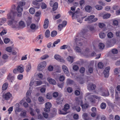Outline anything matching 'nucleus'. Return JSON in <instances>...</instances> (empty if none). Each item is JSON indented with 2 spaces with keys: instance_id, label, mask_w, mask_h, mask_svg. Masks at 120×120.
Returning a JSON list of instances; mask_svg holds the SVG:
<instances>
[{
  "instance_id": "f257e3e1",
  "label": "nucleus",
  "mask_w": 120,
  "mask_h": 120,
  "mask_svg": "<svg viewBox=\"0 0 120 120\" xmlns=\"http://www.w3.org/2000/svg\"><path fill=\"white\" fill-rule=\"evenodd\" d=\"M8 24L14 30L17 31L19 30V22L15 20L12 21H8Z\"/></svg>"
},
{
  "instance_id": "f03ea898",
  "label": "nucleus",
  "mask_w": 120,
  "mask_h": 120,
  "mask_svg": "<svg viewBox=\"0 0 120 120\" xmlns=\"http://www.w3.org/2000/svg\"><path fill=\"white\" fill-rule=\"evenodd\" d=\"M98 94L101 95L107 96L109 95V93L108 90L103 87H99L98 89Z\"/></svg>"
},
{
  "instance_id": "7ed1b4c3",
  "label": "nucleus",
  "mask_w": 120,
  "mask_h": 120,
  "mask_svg": "<svg viewBox=\"0 0 120 120\" xmlns=\"http://www.w3.org/2000/svg\"><path fill=\"white\" fill-rule=\"evenodd\" d=\"M71 11L68 12L69 15H72V17L73 19L77 17L76 15H78L79 14V12L78 11L75 12V8L74 7H71Z\"/></svg>"
},
{
  "instance_id": "20e7f679",
  "label": "nucleus",
  "mask_w": 120,
  "mask_h": 120,
  "mask_svg": "<svg viewBox=\"0 0 120 120\" xmlns=\"http://www.w3.org/2000/svg\"><path fill=\"white\" fill-rule=\"evenodd\" d=\"M94 15H91L88 16L85 19V21H88V22L91 23L96 21L98 20L97 18H94Z\"/></svg>"
},
{
  "instance_id": "39448f33",
  "label": "nucleus",
  "mask_w": 120,
  "mask_h": 120,
  "mask_svg": "<svg viewBox=\"0 0 120 120\" xmlns=\"http://www.w3.org/2000/svg\"><path fill=\"white\" fill-rule=\"evenodd\" d=\"M7 17L8 19H10L9 21H12L15 20V15L14 12L12 11H11L7 14Z\"/></svg>"
},
{
  "instance_id": "423d86ee",
  "label": "nucleus",
  "mask_w": 120,
  "mask_h": 120,
  "mask_svg": "<svg viewBox=\"0 0 120 120\" xmlns=\"http://www.w3.org/2000/svg\"><path fill=\"white\" fill-rule=\"evenodd\" d=\"M46 65V63L45 61H43L41 62L38 65V70L39 71H41L44 68Z\"/></svg>"
},
{
  "instance_id": "0eeeda50",
  "label": "nucleus",
  "mask_w": 120,
  "mask_h": 120,
  "mask_svg": "<svg viewBox=\"0 0 120 120\" xmlns=\"http://www.w3.org/2000/svg\"><path fill=\"white\" fill-rule=\"evenodd\" d=\"M51 103L49 102H47L45 104V107L44 110L45 112H48L50 111V108L52 106Z\"/></svg>"
},
{
  "instance_id": "6e6552de",
  "label": "nucleus",
  "mask_w": 120,
  "mask_h": 120,
  "mask_svg": "<svg viewBox=\"0 0 120 120\" xmlns=\"http://www.w3.org/2000/svg\"><path fill=\"white\" fill-rule=\"evenodd\" d=\"M82 37H79L78 36H76L74 40L77 45L81 46L82 45V43L80 42V41H81L82 40Z\"/></svg>"
},
{
  "instance_id": "1a4fd4ad",
  "label": "nucleus",
  "mask_w": 120,
  "mask_h": 120,
  "mask_svg": "<svg viewBox=\"0 0 120 120\" xmlns=\"http://www.w3.org/2000/svg\"><path fill=\"white\" fill-rule=\"evenodd\" d=\"M110 70V67L108 66L106 67L104 71V74L105 77H107L109 75V72Z\"/></svg>"
},
{
  "instance_id": "9d476101",
  "label": "nucleus",
  "mask_w": 120,
  "mask_h": 120,
  "mask_svg": "<svg viewBox=\"0 0 120 120\" xmlns=\"http://www.w3.org/2000/svg\"><path fill=\"white\" fill-rule=\"evenodd\" d=\"M67 24L66 21H64L63 22L62 24H59L58 26V29L60 31H61L63 28L65 27Z\"/></svg>"
},
{
  "instance_id": "9b49d317",
  "label": "nucleus",
  "mask_w": 120,
  "mask_h": 120,
  "mask_svg": "<svg viewBox=\"0 0 120 120\" xmlns=\"http://www.w3.org/2000/svg\"><path fill=\"white\" fill-rule=\"evenodd\" d=\"M62 68L64 73L68 76L69 75V72L68 68L65 65H64L62 66Z\"/></svg>"
},
{
  "instance_id": "f8f14e48",
  "label": "nucleus",
  "mask_w": 120,
  "mask_h": 120,
  "mask_svg": "<svg viewBox=\"0 0 120 120\" xmlns=\"http://www.w3.org/2000/svg\"><path fill=\"white\" fill-rule=\"evenodd\" d=\"M53 1H51L50 3V5L51 6H52V10L53 11H55L56 10L58 7V4L57 2H56L53 5Z\"/></svg>"
},
{
  "instance_id": "ddd939ff",
  "label": "nucleus",
  "mask_w": 120,
  "mask_h": 120,
  "mask_svg": "<svg viewBox=\"0 0 120 120\" xmlns=\"http://www.w3.org/2000/svg\"><path fill=\"white\" fill-rule=\"evenodd\" d=\"M12 96V95L9 92H8L5 93L3 96V98L6 100H9Z\"/></svg>"
},
{
  "instance_id": "4468645a",
  "label": "nucleus",
  "mask_w": 120,
  "mask_h": 120,
  "mask_svg": "<svg viewBox=\"0 0 120 120\" xmlns=\"http://www.w3.org/2000/svg\"><path fill=\"white\" fill-rule=\"evenodd\" d=\"M47 80L50 84L53 85H56V83L55 80L51 78L49 76L47 78Z\"/></svg>"
},
{
  "instance_id": "2eb2a0df",
  "label": "nucleus",
  "mask_w": 120,
  "mask_h": 120,
  "mask_svg": "<svg viewBox=\"0 0 120 120\" xmlns=\"http://www.w3.org/2000/svg\"><path fill=\"white\" fill-rule=\"evenodd\" d=\"M74 49L75 52L78 53H79L81 54H82V53H83L84 52L82 50V48L80 49V47L77 46L75 47Z\"/></svg>"
},
{
  "instance_id": "dca6fc26",
  "label": "nucleus",
  "mask_w": 120,
  "mask_h": 120,
  "mask_svg": "<svg viewBox=\"0 0 120 120\" xmlns=\"http://www.w3.org/2000/svg\"><path fill=\"white\" fill-rule=\"evenodd\" d=\"M90 98H92L90 101L92 102H94V99H93V98L97 99L98 100H99L101 99V97L99 96H97L95 95H91Z\"/></svg>"
},
{
  "instance_id": "f3484780",
  "label": "nucleus",
  "mask_w": 120,
  "mask_h": 120,
  "mask_svg": "<svg viewBox=\"0 0 120 120\" xmlns=\"http://www.w3.org/2000/svg\"><path fill=\"white\" fill-rule=\"evenodd\" d=\"M87 87L89 90H94L96 88V86L95 84L90 83L88 84Z\"/></svg>"
},
{
  "instance_id": "a211bd4d",
  "label": "nucleus",
  "mask_w": 120,
  "mask_h": 120,
  "mask_svg": "<svg viewBox=\"0 0 120 120\" xmlns=\"http://www.w3.org/2000/svg\"><path fill=\"white\" fill-rule=\"evenodd\" d=\"M70 108L69 105L68 104H66L64 106V108L63 109V111H64L65 112L64 113H62V114H66L67 112H66V111Z\"/></svg>"
},
{
  "instance_id": "6ab92c4d",
  "label": "nucleus",
  "mask_w": 120,
  "mask_h": 120,
  "mask_svg": "<svg viewBox=\"0 0 120 120\" xmlns=\"http://www.w3.org/2000/svg\"><path fill=\"white\" fill-rule=\"evenodd\" d=\"M79 14L78 15H76L77 17L75 18V19L77 18V21L81 23H82L83 19L85 18L86 16H85L83 17H81V16H79Z\"/></svg>"
},
{
  "instance_id": "aec40b11",
  "label": "nucleus",
  "mask_w": 120,
  "mask_h": 120,
  "mask_svg": "<svg viewBox=\"0 0 120 120\" xmlns=\"http://www.w3.org/2000/svg\"><path fill=\"white\" fill-rule=\"evenodd\" d=\"M31 66L30 63H28L26 65V71L27 72H30L31 69Z\"/></svg>"
},
{
  "instance_id": "412c9836",
  "label": "nucleus",
  "mask_w": 120,
  "mask_h": 120,
  "mask_svg": "<svg viewBox=\"0 0 120 120\" xmlns=\"http://www.w3.org/2000/svg\"><path fill=\"white\" fill-rule=\"evenodd\" d=\"M49 21L48 19H45L43 25L45 29H47L49 26Z\"/></svg>"
},
{
  "instance_id": "4be33fe9",
  "label": "nucleus",
  "mask_w": 120,
  "mask_h": 120,
  "mask_svg": "<svg viewBox=\"0 0 120 120\" xmlns=\"http://www.w3.org/2000/svg\"><path fill=\"white\" fill-rule=\"evenodd\" d=\"M14 75L11 73H9L7 77L8 80L12 82L14 79Z\"/></svg>"
},
{
  "instance_id": "5701e85b",
  "label": "nucleus",
  "mask_w": 120,
  "mask_h": 120,
  "mask_svg": "<svg viewBox=\"0 0 120 120\" xmlns=\"http://www.w3.org/2000/svg\"><path fill=\"white\" fill-rule=\"evenodd\" d=\"M19 30L22 28L25 27V25L23 21H21L19 22Z\"/></svg>"
},
{
  "instance_id": "b1692460",
  "label": "nucleus",
  "mask_w": 120,
  "mask_h": 120,
  "mask_svg": "<svg viewBox=\"0 0 120 120\" xmlns=\"http://www.w3.org/2000/svg\"><path fill=\"white\" fill-rule=\"evenodd\" d=\"M19 107V104L18 103L16 104L15 106V111L16 113V112H19L20 111L21 109Z\"/></svg>"
},
{
  "instance_id": "393cba45",
  "label": "nucleus",
  "mask_w": 120,
  "mask_h": 120,
  "mask_svg": "<svg viewBox=\"0 0 120 120\" xmlns=\"http://www.w3.org/2000/svg\"><path fill=\"white\" fill-rule=\"evenodd\" d=\"M17 10L18 13H21L23 10V8L20 5H18L17 8Z\"/></svg>"
},
{
  "instance_id": "a878e982",
  "label": "nucleus",
  "mask_w": 120,
  "mask_h": 120,
  "mask_svg": "<svg viewBox=\"0 0 120 120\" xmlns=\"http://www.w3.org/2000/svg\"><path fill=\"white\" fill-rule=\"evenodd\" d=\"M63 98L61 97H59L57 99V103L58 104H62L63 101Z\"/></svg>"
},
{
  "instance_id": "bb28decb",
  "label": "nucleus",
  "mask_w": 120,
  "mask_h": 120,
  "mask_svg": "<svg viewBox=\"0 0 120 120\" xmlns=\"http://www.w3.org/2000/svg\"><path fill=\"white\" fill-rule=\"evenodd\" d=\"M114 74H118L120 72V68H115L114 70Z\"/></svg>"
},
{
  "instance_id": "cd10ccee",
  "label": "nucleus",
  "mask_w": 120,
  "mask_h": 120,
  "mask_svg": "<svg viewBox=\"0 0 120 120\" xmlns=\"http://www.w3.org/2000/svg\"><path fill=\"white\" fill-rule=\"evenodd\" d=\"M7 21V19L4 17L1 18L0 19V22L1 24V26L2 24L5 23Z\"/></svg>"
},
{
  "instance_id": "c85d7f7f",
  "label": "nucleus",
  "mask_w": 120,
  "mask_h": 120,
  "mask_svg": "<svg viewBox=\"0 0 120 120\" xmlns=\"http://www.w3.org/2000/svg\"><path fill=\"white\" fill-rule=\"evenodd\" d=\"M74 58L72 56H68L67 59L71 63H72L74 61Z\"/></svg>"
},
{
  "instance_id": "c756f323",
  "label": "nucleus",
  "mask_w": 120,
  "mask_h": 120,
  "mask_svg": "<svg viewBox=\"0 0 120 120\" xmlns=\"http://www.w3.org/2000/svg\"><path fill=\"white\" fill-rule=\"evenodd\" d=\"M82 50L83 52V53H82V54H85L88 53L89 52V49L88 48H82Z\"/></svg>"
},
{
  "instance_id": "7c9ffc66",
  "label": "nucleus",
  "mask_w": 120,
  "mask_h": 120,
  "mask_svg": "<svg viewBox=\"0 0 120 120\" xmlns=\"http://www.w3.org/2000/svg\"><path fill=\"white\" fill-rule=\"evenodd\" d=\"M8 84L7 83H5L3 85L2 87V90H6L8 87Z\"/></svg>"
},
{
  "instance_id": "2f4dec72",
  "label": "nucleus",
  "mask_w": 120,
  "mask_h": 120,
  "mask_svg": "<svg viewBox=\"0 0 120 120\" xmlns=\"http://www.w3.org/2000/svg\"><path fill=\"white\" fill-rule=\"evenodd\" d=\"M33 4L34 5V7L35 8H39L40 7L39 4L35 1L33 2Z\"/></svg>"
},
{
  "instance_id": "473e14b6",
  "label": "nucleus",
  "mask_w": 120,
  "mask_h": 120,
  "mask_svg": "<svg viewBox=\"0 0 120 120\" xmlns=\"http://www.w3.org/2000/svg\"><path fill=\"white\" fill-rule=\"evenodd\" d=\"M34 86H36L41 85L42 82L41 81H34Z\"/></svg>"
},
{
  "instance_id": "72a5a7b5",
  "label": "nucleus",
  "mask_w": 120,
  "mask_h": 120,
  "mask_svg": "<svg viewBox=\"0 0 120 120\" xmlns=\"http://www.w3.org/2000/svg\"><path fill=\"white\" fill-rule=\"evenodd\" d=\"M38 100L40 103V104H42L44 103V100L42 96L39 97L38 98Z\"/></svg>"
},
{
  "instance_id": "f704fd0d",
  "label": "nucleus",
  "mask_w": 120,
  "mask_h": 120,
  "mask_svg": "<svg viewBox=\"0 0 120 120\" xmlns=\"http://www.w3.org/2000/svg\"><path fill=\"white\" fill-rule=\"evenodd\" d=\"M73 109L74 110H76L78 112H79L80 110L81 109L79 106H74L72 107Z\"/></svg>"
},
{
  "instance_id": "c9c22d12",
  "label": "nucleus",
  "mask_w": 120,
  "mask_h": 120,
  "mask_svg": "<svg viewBox=\"0 0 120 120\" xmlns=\"http://www.w3.org/2000/svg\"><path fill=\"white\" fill-rule=\"evenodd\" d=\"M91 9V7L89 6H87L85 8V10L87 12H90Z\"/></svg>"
},
{
  "instance_id": "e433bc0d",
  "label": "nucleus",
  "mask_w": 120,
  "mask_h": 120,
  "mask_svg": "<svg viewBox=\"0 0 120 120\" xmlns=\"http://www.w3.org/2000/svg\"><path fill=\"white\" fill-rule=\"evenodd\" d=\"M50 32L49 30H47L45 33V36L46 38H48L50 36Z\"/></svg>"
},
{
  "instance_id": "4c0bfd02",
  "label": "nucleus",
  "mask_w": 120,
  "mask_h": 120,
  "mask_svg": "<svg viewBox=\"0 0 120 120\" xmlns=\"http://www.w3.org/2000/svg\"><path fill=\"white\" fill-rule=\"evenodd\" d=\"M81 106L83 111H85V109H87L88 107V105L87 104H85L83 105H81Z\"/></svg>"
},
{
  "instance_id": "58836bf2",
  "label": "nucleus",
  "mask_w": 120,
  "mask_h": 120,
  "mask_svg": "<svg viewBox=\"0 0 120 120\" xmlns=\"http://www.w3.org/2000/svg\"><path fill=\"white\" fill-rule=\"evenodd\" d=\"M26 115V111L23 110L22 111L20 114V116L22 117H25Z\"/></svg>"
},
{
  "instance_id": "ea45409f",
  "label": "nucleus",
  "mask_w": 120,
  "mask_h": 120,
  "mask_svg": "<svg viewBox=\"0 0 120 120\" xmlns=\"http://www.w3.org/2000/svg\"><path fill=\"white\" fill-rule=\"evenodd\" d=\"M110 16V14L107 13L104 15L103 16V18L104 19H106L109 18Z\"/></svg>"
},
{
  "instance_id": "a19ab883",
  "label": "nucleus",
  "mask_w": 120,
  "mask_h": 120,
  "mask_svg": "<svg viewBox=\"0 0 120 120\" xmlns=\"http://www.w3.org/2000/svg\"><path fill=\"white\" fill-rule=\"evenodd\" d=\"M100 107L101 109H105L106 107V104L105 103L102 102L101 104Z\"/></svg>"
},
{
  "instance_id": "79ce46f5",
  "label": "nucleus",
  "mask_w": 120,
  "mask_h": 120,
  "mask_svg": "<svg viewBox=\"0 0 120 120\" xmlns=\"http://www.w3.org/2000/svg\"><path fill=\"white\" fill-rule=\"evenodd\" d=\"M57 31L55 30H54L52 32L51 35L52 37H54L57 35Z\"/></svg>"
},
{
  "instance_id": "37998d69",
  "label": "nucleus",
  "mask_w": 120,
  "mask_h": 120,
  "mask_svg": "<svg viewBox=\"0 0 120 120\" xmlns=\"http://www.w3.org/2000/svg\"><path fill=\"white\" fill-rule=\"evenodd\" d=\"M95 8L96 9L98 10H102L103 8V7L99 5H97L95 6Z\"/></svg>"
},
{
  "instance_id": "c03bdc74",
  "label": "nucleus",
  "mask_w": 120,
  "mask_h": 120,
  "mask_svg": "<svg viewBox=\"0 0 120 120\" xmlns=\"http://www.w3.org/2000/svg\"><path fill=\"white\" fill-rule=\"evenodd\" d=\"M99 36L101 38H104L105 36V34L104 33L101 32L99 34Z\"/></svg>"
},
{
  "instance_id": "a18cd8bd",
  "label": "nucleus",
  "mask_w": 120,
  "mask_h": 120,
  "mask_svg": "<svg viewBox=\"0 0 120 120\" xmlns=\"http://www.w3.org/2000/svg\"><path fill=\"white\" fill-rule=\"evenodd\" d=\"M29 12L31 14H33L35 12V10L33 8H31L29 10Z\"/></svg>"
},
{
  "instance_id": "49530a36",
  "label": "nucleus",
  "mask_w": 120,
  "mask_h": 120,
  "mask_svg": "<svg viewBox=\"0 0 120 120\" xmlns=\"http://www.w3.org/2000/svg\"><path fill=\"white\" fill-rule=\"evenodd\" d=\"M60 39H57L56 41L54 42L52 44V47L53 48L55 46V45L57 44L58 43L60 42Z\"/></svg>"
},
{
  "instance_id": "de8ad7c7",
  "label": "nucleus",
  "mask_w": 120,
  "mask_h": 120,
  "mask_svg": "<svg viewBox=\"0 0 120 120\" xmlns=\"http://www.w3.org/2000/svg\"><path fill=\"white\" fill-rule=\"evenodd\" d=\"M30 113L32 116H34L35 115L34 111L33 109L31 108H30Z\"/></svg>"
},
{
  "instance_id": "09e8293b",
  "label": "nucleus",
  "mask_w": 120,
  "mask_h": 120,
  "mask_svg": "<svg viewBox=\"0 0 120 120\" xmlns=\"http://www.w3.org/2000/svg\"><path fill=\"white\" fill-rule=\"evenodd\" d=\"M49 57V55L47 54L44 55L41 57L40 59L42 60H45L48 58Z\"/></svg>"
},
{
  "instance_id": "8fccbe9b",
  "label": "nucleus",
  "mask_w": 120,
  "mask_h": 120,
  "mask_svg": "<svg viewBox=\"0 0 120 120\" xmlns=\"http://www.w3.org/2000/svg\"><path fill=\"white\" fill-rule=\"evenodd\" d=\"M66 82L68 85L72 84L73 83V81L70 79H68Z\"/></svg>"
},
{
  "instance_id": "3c124183",
  "label": "nucleus",
  "mask_w": 120,
  "mask_h": 120,
  "mask_svg": "<svg viewBox=\"0 0 120 120\" xmlns=\"http://www.w3.org/2000/svg\"><path fill=\"white\" fill-rule=\"evenodd\" d=\"M17 68L19 72L22 73L24 71L23 68L20 66H19Z\"/></svg>"
},
{
  "instance_id": "603ef678",
  "label": "nucleus",
  "mask_w": 120,
  "mask_h": 120,
  "mask_svg": "<svg viewBox=\"0 0 120 120\" xmlns=\"http://www.w3.org/2000/svg\"><path fill=\"white\" fill-rule=\"evenodd\" d=\"M105 46L104 44L103 43H100L99 44V49H103Z\"/></svg>"
},
{
  "instance_id": "864d4df0",
  "label": "nucleus",
  "mask_w": 120,
  "mask_h": 120,
  "mask_svg": "<svg viewBox=\"0 0 120 120\" xmlns=\"http://www.w3.org/2000/svg\"><path fill=\"white\" fill-rule=\"evenodd\" d=\"M12 50V48L11 47H7L6 49V50L9 52H11Z\"/></svg>"
},
{
  "instance_id": "5fc2aeb1",
  "label": "nucleus",
  "mask_w": 120,
  "mask_h": 120,
  "mask_svg": "<svg viewBox=\"0 0 120 120\" xmlns=\"http://www.w3.org/2000/svg\"><path fill=\"white\" fill-rule=\"evenodd\" d=\"M98 66L99 68H102L103 67V64L101 62H100L98 63Z\"/></svg>"
},
{
  "instance_id": "6e6d98bb",
  "label": "nucleus",
  "mask_w": 120,
  "mask_h": 120,
  "mask_svg": "<svg viewBox=\"0 0 120 120\" xmlns=\"http://www.w3.org/2000/svg\"><path fill=\"white\" fill-rule=\"evenodd\" d=\"M32 92V91L31 90H29L26 93V97H29L31 95V94Z\"/></svg>"
},
{
  "instance_id": "4d7b16f0",
  "label": "nucleus",
  "mask_w": 120,
  "mask_h": 120,
  "mask_svg": "<svg viewBox=\"0 0 120 120\" xmlns=\"http://www.w3.org/2000/svg\"><path fill=\"white\" fill-rule=\"evenodd\" d=\"M68 47V46L66 45H63L61 46L60 47V49H67Z\"/></svg>"
},
{
  "instance_id": "13d9d810",
  "label": "nucleus",
  "mask_w": 120,
  "mask_h": 120,
  "mask_svg": "<svg viewBox=\"0 0 120 120\" xmlns=\"http://www.w3.org/2000/svg\"><path fill=\"white\" fill-rule=\"evenodd\" d=\"M115 97L116 99L117 100H118L120 99V97H119L118 93L116 92Z\"/></svg>"
},
{
  "instance_id": "bf43d9fd",
  "label": "nucleus",
  "mask_w": 120,
  "mask_h": 120,
  "mask_svg": "<svg viewBox=\"0 0 120 120\" xmlns=\"http://www.w3.org/2000/svg\"><path fill=\"white\" fill-rule=\"evenodd\" d=\"M107 36L108 38H112L113 37V34L112 32H109Z\"/></svg>"
},
{
  "instance_id": "052dcab7",
  "label": "nucleus",
  "mask_w": 120,
  "mask_h": 120,
  "mask_svg": "<svg viewBox=\"0 0 120 120\" xmlns=\"http://www.w3.org/2000/svg\"><path fill=\"white\" fill-rule=\"evenodd\" d=\"M10 40L9 38H6L4 40V42L5 44H7L10 41Z\"/></svg>"
},
{
  "instance_id": "680f3d73",
  "label": "nucleus",
  "mask_w": 120,
  "mask_h": 120,
  "mask_svg": "<svg viewBox=\"0 0 120 120\" xmlns=\"http://www.w3.org/2000/svg\"><path fill=\"white\" fill-rule=\"evenodd\" d=\"M60 56L58 54H56L54 56V58L57 60H59Z\"/></svg>"
},
{
  "instance_id": "e2e57ef3",
  "label": "nucleus",
  "mask_w": 120,
  "mask_h": 120,
  "mask_svg": "<svg viewBox=\"0 0 120 120\" xmlns=\"http://www.w3.org/2000/svg\"><path fill=\"white\" fill-rule=\"evenodd\" d=\"M53 66L51 65H49L48 68V70L49 71H52L53 70Z\"/></svg>"
},
{
  "instance_id": "0e129e2a",
  "label": "nucleus",
  "mask_w": 120,
  "mask_h": 120,
  "mask_svg": "<svg viewBox=\"0 0 120 120\" xmlns=\"http://www.w3.org/2000/svg\"><path fill=\"white\" fill-rule=\"evenodd\" d=\"M41 7L42 9H45L46 8V4L44 3H42L41 4Z\"/></svg>"
},
{
  "instance_id": "69168bd1",
  "label": "nucleus",
  "mask_w": 120,
  "mask_h": 120,
  "mask_svg": "<svg viewBox=\"0 0 120 120\" xmlns=\"http://www.w3.org/2000/svg\"><path fill=\"white\" fill-rule=\"evenodd\" d=\"M64 79V77L63 75H60L59 78V80L61 81H63Z\"/></svg>"
},
{
  "instance_id": "338daca9",
  "label": "nucleus",
  "mask_w": 120,
  "mask_h": 120,
  "mask_svg": "<svg viewBox=\"0 0 120 120\" xmlns=\"http://www.w3.org/2000/svg\"><path fill=\"white\" fill-rule=\"evenodd\" d=\"M112 53L114 54H116L118 53V50L116 49H112Z\"/></svg>"
},
{
  "instance_id": "774afa93",
  "label": "nucleus",
  "mask_w": 120,
  "mask_h": 120,
  "mask_svg": "<svg viewBox=\"0 0 120 120\" xmlns=\"http://www.w3.org/2000/svg\"><path fill=\"white\" fill-rule=\"evenodd\" d=\"M46 97L47 98L49 99H51L52 98V96L49 93L47 94Z\"/></svg>"
}]
</instances>
